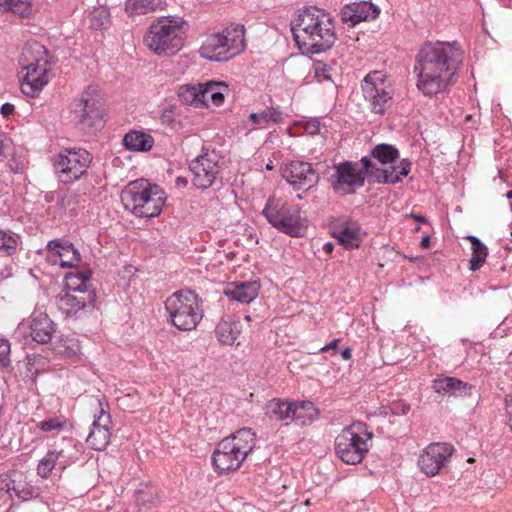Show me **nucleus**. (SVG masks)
Returning a JSON list of instances; mask_svg holds the SVG:
<instances>
[{"label":"nucleus","instance_id":"obj_1","mask_svg":"<svg viewBox=\"0 0 512 512\" xmlns=\"http://www.w3.org/2000/svg\"><path fill=\"white\" fill-rule=\"evenodd\" d=\"M462 51L449 43H425L416 56V86L425 96H436L454 83Z\"/></svg>","mask_w":512,"mask_h":512},{"label":"nucleus","instance_id":"obj_2","mask_svg":"<svg viewBox=\"0 0 512 512\" xmlns=\"http://www.w3.org/2000/svg\"><path fill=\"white\" fill-rule=\"evenodd\" d=\"M361 164L362 169L359 168L358 163L352 161H343L334 165L330 182L336 194L343 196L354 193L364 185L366 176L372 177L377 183L396 184L401 182L411 170V162L408 159L400 161L398 172L394 166L391 170L379 169L367 156L361 158Z\"/></svg>","mask_w":512,"mask_h":512},{"label":"nucleus","instance_id":"obj_3","mask_svg":"<svg viewBox=\"0 0 512 512\" xmlns=\"http://www.w3.org/2000/svg\"><path fill=\"white\" fill-rule=\"evenodd\" d=\"M291 31L299 49L307 53L324 52L336 41L333 17L317 7L300 10L291 23Z\"/></svg>","mask_w":512,"mask_h":512},{"label":"nucleus","instance_id":"obj_4","mask_svg":"<svg viewBox=\"0 0 512 512\" xmlns=\"http://www.w3.org/2000/svg\"><path fill=\"white\" fill-rule=\"evenodd\" d=\"M256 446V434L250 428H241L223 438L212 454V465L218 474L238 470Z\"/></svg>","mask_w":512,"mask_h":512},{"label":"nucleus","instance_id":"obj_5","mask_svg":"<svg viewBox=\"0 0 512 512\" xmlns=\"http://www.w3.org/2000/svg\"><path fill=\"white\" fill-rule=\"evenodd\" d=\"M186 25L181 17H160L149 26L143 39L144 44L158 56L174 55L184 44Z\"/></svg>","mask_w":512,"mask_h":512},{"label":"nucleus","instance_id":"obj_6","mask_svg":"<svg viewBox=\"0 0 512 512\" xmlns=\"http://www.w3.org/2000/svg\"><path fill=\"white\" fill-rule=\"evenodd\" d=\"M165 201L166 194L163 189L156 184H150L145 179L130 182L121 192L124 208L140 218L158 216Z\"/></svg>","mask_w":512,"mask_h":512},{"label":"nucleus","instance_id":"obj_7","mask_svg":"<svg viewBox=\"0 0 512 512\" xmlns=\"http://www.w3.org/2000/svg\"><path fill=\"white\" fill-rule=\"evenodd\" d=\"M262 215L273 228L283 234L293 238H301L306 234L307 219L302 216L301 209L296 204L272 196L268 198Z\"/></svg>","mask_w":512,"mask_h":512},{"label":"nucleus","instance_id":"obj_8","mask_svg":"<svg viewBox=\"0 0 512 512\" xmlns=\"http://www.w3.org/2000/svg\"><path fill=\"white\" fill-rule=\"evenodd\" d=\"M169 322L180 331H192L201 322L204 311L199 296L189 289L172 293L165 301Z\"/></svg>","mask_w":512,"mask_h":512},{"label":"nucleus","instance_id":"obj_9","mask_svg":"<svg viewBox=\"0 0 512 512\" xmlns=\"http://www.w3.org/2000/svg\"><path fill=\"white\" fill-rule=\"evenodd\" d=\"M372 432L365 423L354 422L345 427L335 438V452L346 464L356 465L367 454L368 441L372 439Z\"/></svg>","mask_w":512,"mask_h":512},{"label":"nucleus","instance_id":"obj_10","mask_svg":"<svg viewBox=\"0 0 512 512\" xmlns=\"http://www.w3.org/2000/svg\"><path fill=\"white\" fill-rule=\"evenodd\" d=\"M91 154L82 148L65 149L58 153L53 162L54 172L59 182L72 184L78 181L89 168Z\"/></svg>","mask_w":512,"mask_h":512},{"label":"nucleus","instance_id":"obj_11","mask_svg":"<svg viewBox=\"0 0 512 512\" xmlns=\"http://www.w3.org/2000/svg\"><path fill=\"white\" fill-rule=\"evenodd\" d=\"M361 89L372 112L384 114L391 106L394 88L383 71L369 72L361 83Z\"/></svg>","mask_w":512,"mask_h":512},{"label":"nucleus","instance_id":"obj_12","mask_svg":"<svg viewBox=\"0 0 512 512\" xmlns=\"http://www.w3.org/2000/svg\"><path fill=\"white\" fill-rule=\"evenodd\" d=\"M73 120L85 128H98L103 124V111L96 87L89 86L71 103Z\"/></svg>","mask_w":512,"mask_h":512},{"label":"nucleus","instance_id":"obj_13","mask_svg":"<svg viewBox=\"0 0 512 512\" xmlns=\"http://www.w3.org/2000/svg\"><path fill=\"white\" fill-rule=\"evenodd\" d=\"M220 162L221 156L217 151L203 149L202 154L189 164L193 185L202 190L211 187L220 172Z\"/></svg>","mask_w":512,"mask_h":512},{"label":"nucleus","instance_id":"obj_14","mask_svg":"<svg viewBox=\"0 0 512 512\" xmlns=\"http://www.w3.org/2000/svg\"><path fill=\"white\" fill-rule=\"evenodd\" d=\"M282 177L295 190L308 191L317 186L319 173L313 165L305 161H292L281 169Z\"/></svg>","mask_w":512,"mask_h":512},{"label":"nucleus","instance_id":"obj_15","mask_svg":"<svg viewBox=\"0 0 512 512\" xmlns=\"http://www.w3.org/2000/svg\"><path fill=\"white\" fill-rule=\"evenodd\" d=\"M454 452L447 443H431L420 454L418 465L427 476H435L446 466Z\"/></svg>","mask_w":512,"mask_h":512},{"label":"nucleus","instance_id":"obj_16","mask_svg":"<svg viewBox=\"0 0 512 512\" xmlns=\"http://www.w3.org/2000/svg\"><path fill=\"white\" fill-rule=\"evenodd\" d=\"M91 424L90 432L86 438L88 446L95 451H103L110 443L111 416L102 407Z\"/></svg>","mask_w":512,"mask_h":512},{"label":"nucleus","instance_id":"obj_17","mask_svg":"<svg viewBox=\"0 0 512 512\" xmlns=\"http://www.w3.org/2000/svg\"><path fill=\"white\" fill-rule=\"evenodd\" d=\"M21 90L30 97L38 95L49 83L52 77V65L35 67L29 69H20Z\"/></svg>","mask_w":512,"mask_h":512},{"label":"nucleus","instance_id":"obj_18","mask_svg":"<svg viewBox=\"0 0 512 512\" xmlns=\"http://www.w3.org/2000/svg\"><path fill=\"white\" fill-rule=\"evenodd\" d=\"M331 234L347 249L357 248L362 242L361 227L350 218H340L333 222Z\"/></svg>","mask_w":512,"mask_h":512},{"label":"nucleus","instance_id":"obj_19","mask_svg":"<svg viewBox=\"0 0 512 512\" xmlns=\"http://www.w3.org/2000/svg\"><path fill=\"white\" fill-rule=\"evenodd\" d=\"M48 258L53 264L63 268L75 267L80 262V253L72 243L63 239H54L48 242Z\"/></svg>","mask_w":512,"mask_h":512},{"label":"nucleus","instance_id":"obj_20","mask_svg":"<svg viewBox=\"0 0 512 512\" xmlns=\"http://www.w3.org/2000/svg\"><path fill=\"white\" fill-rule=\"evenodd\" d=\"M96 300L95 292L77 294L72 292H60L56 296V305L66 317L76 316L86 307H93Z\"/></svg>","mask_w":512,"mask_h":512},{"label":"nucleus","instance_id":"obj_21","mask_svg":"<svg viewBox=\"0 0 512 512\" xmlns=\"http://www.w3.org/2000/svg\"><path fill=\"white\" fill-rule=\"evenodd\" d=\"M379 13V8L369 1L354 2L342 8L341 20L353 27L360 22L376 19Z\"/></svg>","mask_w":512,"mask_h":512},{"label":"nucleus","instance_id":"obj_22","mask_svg":"<svg viewBox=\"0 0 512 512\" xmlns=\"http://www.w3.org/2000/svg\"><path fill=\"white\" fill-rule=\"evenodd\" d=\"M245 32L244 25L238 23H231L218 31L229 59L236 57L245 50Z\"/></svg>","mask_w":512,"mask_h":512},{"label":"nucleus","instance_id":"obj_23","mask_svg":"<svg viewBox=\"0 0 512 512\" xmlns=\"http://www.w3.org/2000/svg\"><path fill=\"white\" fill-rule=\"evenodd\" d=\"M20 69H29L35 67L51 66V58L44 47L37 41L28 42L23 47L20 59Z\"/></svg>","mask_w":512,"mask_h":512},{"label":"nucleus","instance_id":"obj_24","mask_svg":"<svg viewBox=\"0 0 512 512\" xmlns=\"http://www.w3.org/2000/svg\"><path fill=\"white\" fill-rule=\"evenodd\" d=\"M199 54L202 58L209 61L224 62L230 60L218 31L205 36L199 48Z\"/></svg>","mask_w":512,"mask_h":512},{"label":"nucleus","instance_id":"obj_25","mask_svg":"<svg viewBox=\"0 0 512 512\" xmlns=\"http://www.w3.org/2000/svg\"><path fill=\"white\" fill-rule=\"evenodd\" d=\"M28 327L33 341L40 344L49 342L55 332V323L44 313L33 314Z\"/></svg>","mask_w":512,"mask_h":512},{"label":"nucleus","instance_id":"obj_26","mask_svg":"<svg viewBox=\"0 0 512 512\" xmlns=\"http://www.w3.org/2000/svg\"><path fill=\"white\" fill-rule=\"evenodd\" d=\"M432 389L440 395L470 396L472 386L455 377H443L434 379Z\"/></svg>","mask_w":512,"mask_h":512},{"label":"nucleus","instance_id":"obj_27","mask_svg":"<svg viewBox=\"0 0 512 512\" xmlns=\"http://www.w3.org/2000/svg\"><path fill=\"white\" fill-rule=\"evenodd\" d=\"M249 121L252 123L251 130L267 129L283 121V112L279 106L266 107L259 112L251 113Z\"/></svg>","mask_w":512,"mask_h":512},{"label":"nucleus","instance_id":"obj_28","mask_svg":"<svg viewBox=\"0 0 512 512\" xmlns=\"http://www.w3.org/2000/svg\"><path fill=\"white\" fill-rule=\"evenodd\" d=\"M5 487L11 497H16L22 501L34 498L37 493L35 488L27 482L21 473H14L12 478L5 480Z\"/></svg>","mask_w":512,"mask_h":512},{"label":"nucleus","instance_id":"obj_29","mask_svg":"<svg viewBox=\"0 0 512 512\" xmlns=\"http://www.w3.org/2000/svg\"><path fill=\"white\" fill-rule=\"evenodd\" d=\"M259 288L256 281L240 282L227 287L225 295L237 302L248 304L258 296Z\"/></svg>","mask_w":512,"mask_h":512},{"label":"nucleus","instance_id":"obj_30","mask_svg":"<svg viewBox=\"0 0 512 512\" xmlns=\"http://www.w3.org/2000/svg\"><path fill=\"white\" fill-rule=\"evenodd\" d=\"M122 143L130 151H149L154 145V139L144 131L132 130L124 135Z\"/></svg>","mask_w":512,"mask_h":512},{"label":"nucleus","instance_id":"obj_31","mask_svg":"<svg viewBox=\"0 0 512 512\" xmlns=\"http://www.w3.org/2000/svg\"><path fill=\"white\" fill-rule=\"evenodd\" d=\"M64 451H48L47 454L39 461L37 465V473L42 478H48L51 471L58 467L64 470L69 464L68 461L63 460Z\"/></svg>","mask_w":512,"mask_h":512},{"label":"nucleus","instance_id":"obj_32","mask_svg":"<svg viewBox=\"0 0 512 512\" xmlns=\"http://www.w3.org/2000/svg\"><path fill=\"white\" fill-rule=\"evenodd\" d=\"M291 419L299 425H307L317 417V409L310 401L291 402Z\"/></svg>","mask_w":512,"mask_h":512},{"label":"nucleus","instance_id":"obj_33","mask_svg":"<svg viewBox=\"0 0 512 512\" xmlns=\"http://www.w3.org/2000/svg\"><path fill=\"white\" fill-rule=\"evenodd\" d=\"M216 337L224 345H233L240 335L239 322L223 318L216 326Z\"/></svg>","mask_w":512,"mask_h":512},{"label":"nucleus","instance_id":"obj_34","mask_svg":"<svg viewBox=\"0 0 512 512\" xmlns=\"http://www.w3.org/2000/svg\"><path fill=\"white\" fill-rule=\"evenodd\" d=\"M371 155L379 164L383 166L388 165L385 169L391 170V167L394 166L397 168V172L400 170L398 168L400 162L398 164L395 163L399 157V152L393 145L386 143L376 145L371 150Z\"/></svg>","mask_w":512,"mask_h":512},{"label":"nucleus","instance_id":"obj_35","mask_svg":"<svg viewBox=\"0 0 512 512\" xmlns=\"http://www.w3.org/2000/svg\"><path fill=\"white\" fill-rule=\"evenodd\" d=\"M61 292H72L77 294H88L94 292L90 288V274L89 273H69L65 279V289Z\"/></svg>","mask_w":512,"mask_h":512},{"label":"nucleus","instance_id":"obj_36","mask_svg":"<svg viewBox=\"0 0 512 512\" xmlns=\"http://www.w3.org/2000/svg\"><path fill=\"white\" fill-rule=\"evenodd\" d=\"M291 402L281 399H272L265 406V414L273 420L288 421L291 419Z\"/></svg>","mask_w":512,"mask_h":512},{"label":"nucleus","instance_id":"obj_37","mask_svg":"<svg viewBox=\"0 0 512 512\" xmlns=\"http://www.w3.org/2000/svg\"><path fill=\"white\" fill-rule=\"evenodd\" d=\"M54 351L72 362L80 360V344L73 337H61L54 345Z\"/></svg>","mask_w":512,"mask_h":512},{"label":"nucleus","instance_id":"obj_38","mask_svg":"<svg viewBox=\"0 0 512 512\" xmlns=\"http://www.w3.org/2000/svg\"><path fill=\"white\" fill-rule=\"evenodd\" d=\"M466 238L470 241L472 250L469 268L471 271L479 270L488 256L487 246L476 236L469 235Z\"/></svg>","mask_w":512,"mask_h":512},{"label":"nucleus","instance_id":"obj_39","mask_svg":"<svg viewBox=\"0 0 512 512\" xmlns=\"http://www.w3.org/2000/svg\"><path fill=\"white\" fill-rule=\"evenodd\" d=\"M177 95L180 101L184 104L193 105L196 107L203 106L201 83L182 85L179 87Z\"/></svg>","mask_w":512,"mask_h":512},{"label":"nucleus","instance_id":"obj_40","mask_svg":"<svg viewBox=\"0 0 512 512\" xmlns=\"http://www.w3.org/2000/svg\"><path fill=\"white\" fill-rule=\"evenodd\" d=\"M162 0H127L125 10L129 15H144L155 11Z\"/></svg>","mask_w":512,"mask_h":512},{"label":"nucleus","instance_id":"obj_41","mask_svg":"<svg viewBox=\"0 0 512 512\" xmlns=\"http://www.w3.org/2000/svg\"><path fill=\"white\" fill-rule=\"evenodd\" d=\"M0 11H11L25 17L31 12V2L30 0H0Z\"/></svg>","mask_w":512,"mask_h":512},{"label":"nucleus","instance_id":"obj_42","mask_svg":"<svg viewBox=\"0 0 512 512\" xmlns=\"http://www.w3.org/2000/svg\"><path fill=\"white\" fill-rule=\"evenodd\" d=\"M66 426V419L63 416L49 418L37 424V427L46 433L62 431Z\"/></svg>","mask_w":512,"mask_h":512},{"label":"nucleus","instance_id":"obj_43","mask_svg":"<svg viewBox=\"0 0 512 512\" xmlns=\"http://www.w3.org/2000/svg\"><path fill=\"white\" fill-rule=\"evenodd\" d=\"M17 248V240L11 234L0 230V253L12 255Z\"/></svg>","mask_w":512,"mask_h":512},{"label":"nucleus","instance_id":"obj_44","mask_svg":"<svg viewBox=\"0 0 512 512\" xmlns=\"http://www.w3.org/2000/svg\"><path fill=\"white\" fill-rule=\"evenodd\" d=\"M218 90H229L228 85L224 82L208 81L201 83V93L203 94V105H207L208 100H211V94Z\"/></svg>","mask_w":512,"mask_h":512},{"label":"nucleus","instance_id":"obj_45","mask_svg":"<svg viewBox=\"0 0 512 512\" xmlns=\"http://www.w3.org/2000/svg\"><path fill=\"white\" fill-rule=\"evenodd\" d=\"M314 74L318 82H325L331 80L330 67L322 62H317L314 65Z\"/></svg>","mask_w":512,"mask_h":512},{"label":"nucleus","instance_id":"obj_46","mask_svg":"<svg viewBox=\"0 0 512 512\" xmlns=\"http://www.w3.org/2000/svg\"><path fill=\"white\" fill-rule=\"evenodd\" d=\"M109 23L108 13L105 10H101L95 13L91 19V27L95 30L103 29Z\"/></svg>","mask_w":512,"mask_h":512},{"label":"nucleus","instance_id":"obj_47","mask_svg":"<svg viewBox=\"0 0 512 512\" xmlns=\"http://www.w3.org/2000/svg\"><path fill=\"white\" fill-rule=\"evenodd\" d=\"M0 363L4 366L10 363V343L5 338H0Z\"/></svg>","mask_w":512,"mask_h":512},{"label":"nucleus","instance_id":"obj_48","mask_svg":"<svg viewBox=\"0 0 512 512\" xmlns=\"http://www.w3.org/2000/svg\"><path fill=\"white\" fill-rule=\"evenodd\" d=\"M228 90H218L215 89V91L211 94V102L215 106H220L225 99V95L227 94Z\"/></svg>","mask_w":512,"mask_h":512},{"label":"nucleus","instance_id":"obj_49","mask_svg":"<svg viewBox=\"0 0 512 512\" xmlns=\"http://www.w3.org/2000/svg\"><path fill=\"white\" fill-rule=\"evenodd\" d=\"M506 411L508 414V424L512 431V396L506 397Z\"/></svg>","mask_w":512,"mask_h":512},{"label":"nucleus","instance_id":"obj_50","mask_svg":"<svg viewBox=\"0 0 512 512\" xmlns=\"http://www.w3.org/2000/svg\"><path fill=\"white\" fill-rule=\"evenodd\" d=\"M14 112V105L11 103H4L0 108V113L4 117L10 116Z\"/></svg>","mask_w":512,"mask_h":512},{"label":"nucleus","instance_id":"obj_51","mask_svg":"<svg viewBox=\"0 0 512 512\" xmlns=\"http://www.w3.org/2000/svg\"><path fill=\"white\" fill-rule=\"evenodd\" d=\"M338 343H339V339H334L332 340L330 343L324 345L323 347L320 348V351L321 352H326L330 349H333V350H336L337 347H338Z\"/></svg>","mask_w":512,"mask_h":512},{"label":"nucleus","instance_id":"obj_52","mask_svg":"<svg viewBox=\"0 0 512 512\" xmlns=\"http://www.w3.org/2000/svg\"><path fill=\"white\" fill-rule=\"evenodd\" d=\"M341 356L344 360H350L352 357V350L351 348L347 347L341 352Z\"/></svg>","mask_w":512,"mask_h":512},{"label":"nucleus","instance_id":"obj_53","mask_svg":"<svg viewBox=\"0 0 512 512\" xmlns=\"http://www.w3.org/2000/svg\"><path fill=\"white\" fill-rule=\"evenodd\" d=\"M420 246L424 249H427L430 246V236L426 235L422 238L420 242Z\"/></svg>","mask_w":512,"mask_h":512},{"label":"nucleus","instance_id":"obj_54","mask_svg":"<svg viewBox=\"0 0 512 512\" xmlns=\"http://www.w3.org/2000/svg\"><path fill=\"white\" fill-rule=\"evenodd\" d=\"M323 251L327 254H330L333 251V244L331 242H326L323 245Z\"/></svg>","mask_w":512,"mask_h":512},{"label":"nucleus","instance_id":"obj_55","mask_svg":"<svg viewBox=\"0 0 512 512\" xmlns=\"http://www.w3.org/2000/svg\"><path fill=\"white\" fill-rule=\"evenodd\" d=\"M411 217L414 218L415 220H417L418 222H421V223H425L426 222L425 217H423L421 215L411 214Z\"/></svg>","mask_w":512,"mask_h":512},{"label":"nucleus","instance_id":"obj_56","mask_svg":"<svg viewBox=\"0 0 512 512\" xmlns=\"http://www.w3.org/2000/svg\"><path fill=\"white\" fill-rule=\"evenodd\" d=\"M319 129H320L319 123L316 122L312 125V129H311L310 133L311 134L317 133V132H319Z\"/></svg>","mask_w":512,"mask_h":512},{"label":"nucleus","instance_id":"obj_57","mask_svg":"<svg viewBox=\"0 0 512 512\" xmlns=\"http://www.w3.org/2000/svg\"><path fill=\"white\" fill-rule=\"evenodd\" d=\"M274 169V164L272 160H269V162L266 164V170L271 171Z\"/></svg>","mask_w":512,"mask_h":512},{"label":"nucleus","instance_id":"obj_58","mask_svg":"<svg viewBox=\"0 0 512 512\" xmlns=\"http://www.w3.org/2000/svg\"><path fill=\"white\" fill-rule=\"evenodd\" d=\"M506 7L512 8V0H500Z\"/></svg>","mask_w":512,"mask_h":512},{"label":"nucleus","instance_id":"obj_59","mask_svg":"<svg viewBox=\"0 0 512 512\" xmlns=\"http://www.w3.org/2000/svg\"><path fill=\"white\" fill-rule=\"evenodd\" d=\"M3 151H4L3 139H0V160L3 157Z\"/></svg>","mask_w":512,"mask_h":512},{"label":"nucleus","instance_id":"obj_60","mask_svg":"<svg viewBox=\"0 0 512 512\" xmlns=\"http://www.w3.org/2000/svg\"><path fill=\"white\" fill-rule=\"evenodd\" d=\"M506 198H507V199H512V190H511V191H508V192L506 193Z\"/></svg>","mask_w":512,"mask_h":512},{"label":"nucleus","instance_id":"obj_61","mask_svg":"<svg viewBox=\"0 0 512 512\" xmlns=\"http://www.w3.org/2000/svg\"><path fill=\"white\" fill-rule=\"evenodd\" d=\"M245 319H246L247 321H250V316H246V317H245Z\"/></svg>","mask_w":512,"mask_h":512},{"label":"nucleus","instance_id":"obj_62","mask_svg":"<svg viewBox=\"0 0 512 512\" xmlns=\"http://www.w3.org/2000/svg\"><path fill=\"white\" fill-rule=\"evenodd\" d=\"M298 199H302V196L300 194L297 195Z\"/></svg>","mask_w":512,"mask_h":512},{"label":"nucleus","instance_id":"obj_63","mask_svg":"<svg viewBox=\"0 0 512 512\" xmlns=\"http://www.w3.org/2000/svg\"><path fill=\"white\" fill-rule=\"evenodd\" d=\"M511 236H512V231H511Z\"/></svg>","mask_w":512,"mask_h":512}]
</instances>
